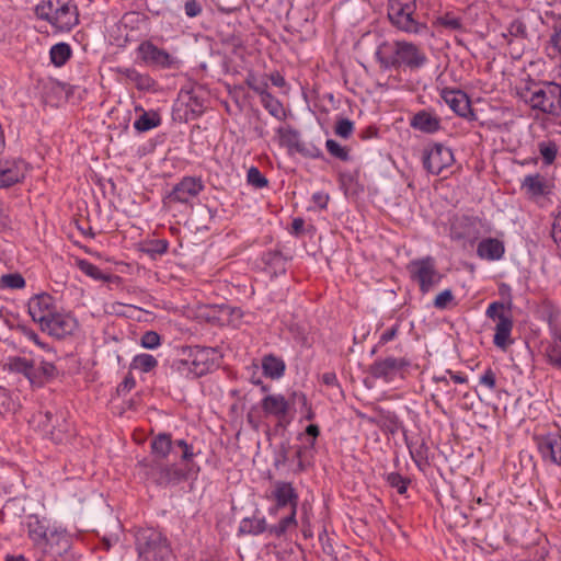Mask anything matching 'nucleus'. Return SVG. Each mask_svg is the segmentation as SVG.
Masks as SVG:
<instances>
[{
    "instance_id": "obj_1",
    "label": "nucleus",
    "mask_w": 561,
    "mask_h": 561,
    "mask_svg": "<svg viewBox=\"0 0 561 561\" xmlns=\"http://www.w3.org/2000/svg\"><path fill=\"white\" fill-rule=\"evenodd\" d=\"M35 14L57 32H69L79 23L78 9L72 0H43L35 7Z\"/></svg>"
},
{
    "instance_id": "obj_2",
    "label": "nucleus",
    "mask_w": 561,
    "mask_h": 561,
    "mask_svg": "<svg viewBox=\"0 0 561 561\" xmlns=\"http://www.w3.org/2000/svg\"><path fill=\"white\" fill-rule=\"evenodd\" d=\"M145 458L138 462L139 473L152 483L167 486L176 484L185 479L184 471L176 463H169V458Z\"/></svg>"
},
{
    "instance_id": "obj_3",
    "label": "nucleus",
    "mask_w": 561,
    "mask_h": 561,
    "mask_svg": "<svg viewBox=\"0 0 561 561\" xmlns=\"http://www.w3.org/2000/svg\"><path fill=\"white\" fill-rule=\"evenodd\" d=\"M388 18L392 25L409 34H423L428 31L425 23L416 19L415 0H389Z\"/></svg>"
},
{
    "instance_id": "obj_4",
    "label": "nucleus",
    "mask_w": 561,
    "mask_h": 561,
    "mask_svg": "<svg viewBox=\"0 0 561 561\" xmlns=\"http://www.w3.org/2000/svg\"><path fill=\"white\" fill-rule=\"evenodd\" d=\"M136 549L142 561H168L172 553L168 539L153 528L136 533Z\"/></svg>"
},
{
    "instance_id": "obj_5",
    "label": "nucleus",
    "mask_w": 561,
    "mask_h": 561,
    "mask_svg": "<svg viewBox=\"0 0 561 561\" xmlns=\"http://www.w3.org/2000/svg\"><path fill=\"white\" fill-rule=\"evenodd\" d=\"M151 454L160 458L179 457L183 462H191L195 456L193 446L184 439L172 440L171 434L160 433L150 444Z\"/></svg>"
},
{
    "instance_id": "obj_6",
    "label": "nucleus",
    "mask_w": 561,
    "mask_h": 561,
    "mask_svg": "<svg viewBox=\"0 0 561 561\" xmlns=\"http://www.w3.org/2000/svg\"><path fill=\"white\" fill-rule=\"evenodd\" d=\"M525 98L533 108L551 115H561V84L549 82L543 88L530 91Z\"/></svg>"
},
{
    "instance_id": "obj_7",
    "label": "nucleus",
    "mask_w": 561,
    "mask_h": 561,
    "mask_svg": "<svg viewBox=\"0 0 561 561\" xmlns=\"http://www.w3.org/2000/svg\"><path fill=\"white\" fill-rule=\"evenodd\" d=\"M33 422L51 442L64 443L70 434V425L62 412H39L33 417Z\"/></svg>"
},
{
    "instance_id": "obj_8",
    "label": "nucleus",
    "mask_w": 561,
    "mask_h": 561,
    "mask_svg": "<svg viewBox=\"0 0 561 561\" xmlns=\"http://www.w3.org/2000/svg\"><path fill=\"white\" fill-rule=\"evenodd\" d=\"M485 232L484 222L474 216L455 215L450 225L454 241L473 244Z\"/></svg>"
},
{
    "instance_id": "obj_9",
    "label": "nucleus",
    "mask_w": 561,
    "mask_h": 561,
    "mask_svg": "<svg viewBox=\"0 0 561 561\" xmlns=\"http://www.w3.org/2000/svg\"><path fill=\"white\" fill-rule=\"evenodd\" d=\"M407 268L411 278L419 283L422 293H427L440 280L435 260L431 256L413 260Z\"/></svg>"
},
{
    "instance_id": "obj_10",
    "label": "nucleus",
    "mask_w": 561,
    "mask_h": 561,
    "mask_svg": "<svg viewBox=\"0 0 561 561\" xmlns=\"http://www.w3.org/2000/svg\"><path fill=\"white\" fill-rule=\"evenodd\" d=\"M411 365L407 357L388 356L375 360L369 366V374L376 379L391 382L397 376L404 378L403 371Z\"/></svg>"
},
{
    "instance_id": "obj_11",
    "label": "nucleus",
    "mask_w": 561,
    "mask_h": 561,
    "mask_svg": "<svg viewBox=\"0 0 561 561\" xmlns=\"http://www.w3.org/2000/svg\"><path fill=\"white\" fill-rule=\"evenodd\" d=\"M138 57L150 67L170 69L176 66L178 59L167 50L159 48L150 41H145L137 47Z\"/></svg>"
},
{
    "instance_id": "obj_12",
    "label": "nucleus",
    "mask_w": 561,
    "mask_h": 561,
    "mask_svg": "<svg viewBox=\"0 0 561 561\" xmlns=\"http://www.w3.org/2000/svg\"><path fill=\"white\" fill-rule=\"evenodd\" d=\"M28 536L35 542H45L53 547L54 543L61 545V549L68 548L67 535L62 531L49 530L48 527L38 519L37 516H31L27 523Z\"/></svg>"
},
{
    "instance_id": "obj_13",
    "label": "nucleus",
    "mask_w": 561,
    "mask_h": 561,
    "mask_svg": "<svg viewBox=\"0 0 561 561\" xmlns=\"http://www.w3.org/2000/svg\"><path fill=\"white\" fill-rule=\"evenodd\" d=\"M552 187V183L539 173L526 175L520 183V190L525 196L541 206H543V201L551 194Z\"/></svg>"
},
{
    "instance_id": "obj_14",
    "label": "nucleus",
    "mask_w": 561,
    "mask_h": 561,
    "mask_svg": "<svg viewBox=\"0 0 561 561\" xmlns=\"http://www.w3.org/2000/svg\"><path fill=\"white\" fill-rule=\"evenodd\" d=\"M455 162L450 148L440 144L431 147L423 158L424 168L432 174L439 175Z\"/></svg>"
},
{
    "instance_id": "obj_15",
    "label": "nucleus",
    "mask_w": 561,
    "mask_h": 561,
    "mask_svg": "<svg viewBox=\"0 0 561 561\" xmlns=\"http://www.w3.org/2000/svg\"><path fill=\"white\" fill-rule=\"evenodd\" d=\"M216 351L211 347L191 346L187 348V359L192 366V376L201 377L214 366Z\"/></svg>"
},
{
    "instance_id": "obj_16",
    "label": "nucleus",
    "mask_w": 561,
    "mask_h": 561,
    "mask_svg": "<svg viewBox=\"0 0 561 561\" xmlns=\"http://www.w3.org/2000/svg\"><path fill=\"white\" fill-rule=\"evenodd\" d=\"M39 327L43 332H47L49 335L57 339H64L76 331L78 322L76 318L69 313L55 311V313Z\"/></svg>"
},
{
    "instance_id": "obj_17",
    "label": "nucleus",
    "mask_w": 561,
    "mask_h": 561,
    "mask_svg": "<svg viewBox=\"0 0 561 561\" xmlns=\"http://www.w3.org/2000/svg\"><path fill=\"white\" fill-rule=\"evenodd\" d=\"M428 62L424 49L412 42L401 41L400 68L416 71Z\"/></svg>"
},
{
    "instance_id": "obj_18",
    "label": "nucleus",
    "mask_w": 561,
    "mask_h": 561,
    "mask_svg": "<svg viewBox=\"0 0 561 561\" xmlns=\"http://www.w3.org/2000/svg\"><path fill=\"white\" fill-rule=\"evenodd\" d=\"M272 497L275 501V506L270 510L272 514H277L279 510L287 507L289 511L297 510L298 494L289 482L277 481L272 491Z\"/></svg>"
},
{
    "instance_id": "obj_19",
    "label": "nucleus",
    "mask_w": 561,
    "mask_h": 561,
    "mask_svg": "<svg viewBox=\"0 0 561 561\" xmlns=\"http://www.w3.org/2000/svg\"><path fill=\"white\" fill-rule=\"evenodd\" d=\"M32 320L42 325L56 311L54 298L49 294H39L32 297L27 304Z\"/></svg>"
},
{
    "instance_id": "obj_20",
    "label": "nucleus",
    "mask_w": 561,
    "mask_h": 561,
    "mask_svg": "<svg viewBox=\"0 0 561 561\" xmlns=\"http://www.w3.org/2000/svg\"><path fill=\"white\" fill-rule=\"evenodd\" d=\"M401 41L382 42L376 49V59L382 69H400Z\"/></svg>"
},
{
    "instance_id": "obj_21",
    "label": "nucleus",
    "mask_w": 561,
    "mask_h": 561,
    "mask_svg": "<svg viewBox=\"0 0 561 561\" xmlns=\"http://www.w3.org/2000/svg\"><path fill=\"white\" fill-rule=\"evenodd\" d=\"M261 408L266 415L275 416L279 426H285L290 422L287 419L289 402L283 394H268L264 397L261 401Z\"/></svg>"
},
{
    "instance_id": "obj_22",
    "label": "nucleus",
    "mask_w": 561,
    "mask_h": 561,
    "mask_svg": "<svg viewBox=\"0 0 561 561\" xmlns=\"http://www.w3.org/2000/svg\"><path fill=\"white\" fill-rule=\"evenodd\" d=\"M26 171V163L21 159L0 162V187H9L19 183L24 179Z\"/></svg>"
},
{
    "instance_id": "obj_23",
    "label": "nucleus",
    "mask_w": 561,
    "mask_h": 561,
    "mask_svg": "<svg viewBox=\"0 0 561 561\" xmlns=\"http://www.w3.org/2000/svg\"><path fill=\"white\" fill-rule=\"evenodd\" d=\"M204 190L202 180L185 176L172 190L170 198L179 203H188Z\"/></svg>"
},
{
    "instance_id": "obj_24",
    "label": "nucleus",
    "mask_w": 561,
    "mask_h": 561,
    "mask_svg": "<svg viewBox=\"0 0 561 561\" xmlns=\"http://www.w3.org/2000/svg\"><path fill=\"white\" fill-rule=\"evenodd\" d=\"M116 73L119 80L125 84H133L139 91H151L154 89L156 81L147 73H141L131 67H117Z\"/></svg>"
},
{
    "instance_id": "obj_25",
    "label": "nucleus",
    "mask_w": 561,
    "mask_h": 561,
    "mask_svg": "<svg viewBox=\"0 0 561 561\" xmlns=\"http://www.w3.org/2000/svg\"><path fill=\"white\" fill-rule=\"evenodd\" d=\"M414 130L424 134H435L442 128V121L438 115L428 110L416 112L409 122Z\"/></svg>"
},
{
    "instance_id": "obj_26",
    "label": "nucleus",
    "mask_w": 561,
    "mask_h": 561,
    "mask_svg": "<svg viewBox=\"0 0 561 561\" xmlns=\"http://www.w3.org/2000/svg\"><path fill=\"white\" fill-rule=\"evenodd\" d=\"M445 103L459 116L467 117L471 112L470 101L466 93L460 90L443 89L440 92Z\"/></svg>"
},
{
    "instance_id": "obj_27",
    "label": "nucleus",
    "mask_w": 561,
    "mask_h": 561,
    "mask_svg": "<svg viewBox=\"0 0 561 561\" xmlns=\"http://www.w3.org/2000/svg\"><path fill=\"white\" fill-rule=\"evenodd\" d=\"M12 373L24 375L31 383L41 385L38 369L34 366L33 360H28L24 357H11L4 365Z\"/></svg>"
},
{
    "instance_id": "obj_28",
    "label": "nucleus",
    "mask_w": 561,
    "mask_h": 561,
    "mask_svg": "<svg viewBox=\"0 0 561 561\" xmlns=\"http://www.w3.org/2000/svg\"><path fill=\"white\" fill-rule=\"evenodd\" d=\"M288 256L277 248L270 249L262 256L263 268L271 275L283 274L286 271Z\"/></svg>"
},
{
    "instance_id": "obj_29",
    "label": "nucleus",
    "mask_w": 561,
    "mask_h": 561,
    "mask_svg": "<svg viewBox=\"0 0 561 561\" xmlns=\"http://www.w3.org/2000/svg\"><path fill=\"white\" fill-rule=\"evenodd\" d=\"M538 449L543 459L556 465H561V439L554 435H548L539 439Z\"/></svg>"
},
{
    "instance_id": "obj_30",
    "label": "nucleus",
    "mask_w": 561,
    "mask_h": 561,
    "mask_svg": "<svg viewBox=\"0 0 561 561\" xmlns=\"http://www.w3.org/2000/svg\"><path fill=\"white\" fill-rule=\"evenodd\" d=\"M513 329V320L510 314L504 312L499 316V321L495 325V333L493 337V343L495 346L506 350L507 346L512 343L511 333Z\"/></svg>"
},
{
    "instance_id": "obj_31",
    "label": "nucleus",
    "mask_w": 561,
    "mask_h": 561,
    "mask_svg": "<svg viewBox=\"0 0 561 561\" xmlns=\"http://www.w3.org/2000/svg\"><path fill=\"white\" fill-rule=\"evenodd\" d=\"M72 56V49L67 43H57L49 49V58L55 67H62Z\"/></svg>"
},
{
    "instance_id": "obj_32",
    "label": "nucleus",
    "mask_w": 561,
    "mask_h": 561,
    "mask_svg": "<svg viewBox=\"0 0 561 561\" xmlns=\"http://www.w3.org/2000/svg\"><path fill=\"white\" fill-rule=\"evenodd\" d=\"M277 139L280 146L288 149H298L300 142L299 133L291 126H280L276 130Z\"/></svg>"
},
{
    "instance_id": "obj_33",
    "label": "nucleus",
    "mask_w": 561,
    "mask_h": 561,
    "mask_svg": "<svg viewBox=\"0 0 561 561\" xmlns=\"http://www.w3.org/2000/svg\"><path fill=\"white\" fill-rule=\"evenodd\" d=\"M262 368L265 376L276 379L284 375L285 363L274 355H266L262 360Z\"/></svg>"
},
{
    "instance_id": "obj_34",
    "label": "nucleus",
    "mask_w": 561,
    "mask_h": 561,
    "mask_svg": "<svg viewBox=\"0 0 561 561\" xmlns=\"http://www.w3.org/2000/svg\"><path fill=\"white\" fill-rule=\"evenodd\" d=\"M161 124V117L157 112H144L135 122L134 128L140 133L148 131Z\"/></svg>"
},
{
    "instance_id": "obj_35",
    "label": "nucleus",
    "mask_w": 561,
    "mask_h": 561,
    "mask_svg": "<svg viewBox=\"0 0 561 561\" xmlns=\"http://www.w3.org/2000/svg\"><path fill=\"white\" fill-rule=\"evenodd\" d=\"M296 512L297 510H291L288 512V514L280 518L279 523L277 525L268 527V533L271 535H274L275 537H282L284 536L287 530L291 527L297 526L296 520Z\"/></svg>"
},
{
    "instance_id": "obj_36",
    "label": "nucleus",
    "mask_w": 561,
    "mask_h": 561,
    "mask_svg": "<svg viewBox=\"0 0 561 561\" xmlns=\"http://www.w3.org/2000/svg\"><path fill=\"white\" fill-rule=\"evenodd\" d=\"M73 263L78 266L87 276L95 279V280H107L108 276L105 275L96 267L94 264L90 263L87 260L73 257Z\"/></svg>"
},
{
    "instance_id": "obj_37",
    "label": "nucleus",
    "mask_w": 561,
    "mask_h": 561,
    "mask_svg": "<svg viewBox=\"0 0 561 561\" xmlns=\"http://www.w3.org/2000/svg\"><path fill=\"white\" fill-rule=\"evenodd\" d=\"M264 108L274 117L280 118L284 115L283 104L273 96L268 91L260 96Z\"/></svg>"
},
{
    "instance_id": "obj_38",
    "label": "nucleus",
    "mask_w": 561,
    "mask_h": 561,
    "mask_svg": "<svg viewBox=\"0 0 561 561\" xmlns=\"http://www.w3.org/2000/svg\"><path fill=\"white\" fill-rule=\"evenodd\" d=\"M314 447L313 440H308V443L304 446H299L295 453V458L297 459V466L299 471H305L310 465L311 451Z\"/></svg>"
},
{
    "instance_id": "obj_39",
    "label": "nucleus",
    "mask_w": 561,
    "mask_h": 561,
    "mask_svg": "<svg viewBox=\"0 0 561 561\" xmlns=\"http://www.w3.org/2000/svg\"><path fill=\"white\" fill-rule=\"evenodd\" d=\"M158 360L151 354H139L133 358L131 369H138L142 373H149L157 367Z\"/></svg>"
},
{
    "instance_id": "obj_40",
    "label": "nucleus",
    "mask_w": 561,
    "mask_h": 561,
    "mask_svg": "<svg viewBox=\"0 0 561 561\" xmlns=\"http://www.w3.org/2000/svg\"><path fill=\"white\" fill-rule=\"evenodd\" d=\"M265 530H268V527L264 518H244L240 525L241 533L260 535Z\"/></svg>"
},
{
    "instance_id": "obj_41",
    "label": "nucleus",
    "mask_w": 561,
    "mask_h": 561,
    "mask_svg": "<svg viewBox=\"0 0 561 561\" xmlns=\"http://www.w3.org/2000/svg\"><path fill=\"white\" fill-rule=\"evenodd\" d=\"M546 53L551 59L561 58V26L554 28L546 45Z\"/></svg>"
},
{
    "instance_id": "obj_42",
    "label": "nucleus",
    "mask_w": 561,
    "mask_h": 561,
    "mask_svg": "<svg viewBox=\"0 0 561 561\" xmlns=\"http://www.w3.org/2000/svg\"><path fill=\"white\" fill-rule=\"evenodd\" d=\"M245 83L251 90H253L260 96L268 91V83L265 76L259 77L254 72L250 71L247 75Z\"/></svg>"
},
{
    "instance_id": "obj_43",
    "label": "nucleus",
    "mask_w": 561,
    "mask_h": 561,
    "mask_svg": "<svg viewBox=\"0 0 561 561\" xmlns=\"http://www.w3.org/2000/svg\"><path fill=\"white\" fill-rule=\"evenodd\" d=\"M0 286L10 289H22L25 287V279L19 273L4 274L0 278Z\"/></svg>"
},
{
    "instance_id": "obj_44",
    "label": "nucleus",
    "mask_w": 561,
    "mask_h": 561,
    "mask_svg": "<svg viewBox=\"0 0 561 561\" xmlns=\"http://www.w3.org/2000/svg\"><path fill=\"white\" fill-rule=\"evenodd\" d=\"M386 481L391 488L396 489L399 494H404L408 490V485L410 484V480L408 478H403L398 472L387 473Z\"/></svg>"
},
{
    "instance_id": "obj_45",
    "label": "nucleus",
    "mask_w": 561,
    "mask_h": 561,
    "mask_svg": "<svg viewBox=\"0 0 561 561\" xmlns=\"http://www.w3.org/2000/svg\"><path fill=\"white\" fill-rule=\"evenodd\" d=\"M557 342L558 341H556L554 343L547 346L546 356H547L548 363L552 367L561 370V344L557 343Z\"/></svg>"
},
{
    "instance_id": "obj_46",
    "label": "nucleus",
    "mask_w": 561,
    "mask_h": 561,
    "mask_svg": "<svg viewBox=\"0 0 561 561\" xmlns=\"http://www.w3.org/2000/svg\"><path fill=\"white\" fill-rule=\"evenodd\" d=\"M247 181L250 185H252L255 188H263L266 187L268 184L267 179L256 167H251L249 169L247 174Z\"/></svg>"
},
{
    "instance_id": "obj_47",
    "label": "nucleus",
    "mask_w": 561,
    "mask_h": 561,
    "mask_svg": "<svg viewBox=\"0 0 561 561\" xmlns=\"http://www.w3.org/2000/svg\"><path fill=\"white\" fill-rule=\"evenodd\" d=\"M436 23L445 28L456 31L462 26L461 19L454 13L447 12L436 19Z\"/></svg>"
},
{
    "instance_id": "obj_48",
    "label": "nucleus",
    "mask_w": 561,
    "mask_h": 561,
    "mask_svg": "<svg viewBox=\"0 0 561 561\" xmlns=\"http://www.w3.org/2000/svg\"><path fill=\"white\" fill-rule=\"evenodd\" d=\"M325 148L331 156L342 161L348 160V150L345 147L341 146L337 141L333 139H328L325 142Z\"/></svg>"
},
{
    "instance_id": "obj_49",
    "label": "nucleus",
    "mask_w": 561,
    "mask_h": 561,
    "mask_svg": "<svg viewBox=\"0 0 561 561\" xmlns=\"http://www.w3.org/2000/svg\"><path fill=\"white\" fill-rule=\"evenodd\" d=\"M539 152L547 164H551L557 157L558 148L556 144L549 142H540L539 144Z\"/></svg>"
},
{
    "instance_id": "obj_50",
    "label": "nucleus",
    "mask_w": 561,
    "mask_h": 561,
    "mask_svg": "<svg viewBox=\"0 0 561 561\" xmlns=\"http://www.w3.org/2000/svg\"><path fill=\"white\" fill-rule=\"evenodd\" d=\"M505 248H477V254L482 260L495 261L502 259Z\"/></svg>"
},
{
    "instance_id": "obj_51",
    "label": "nucleus",
    "mask_w": 561,
    "mask_h": 561,
    "mask_svg": "<svg viewBox=\"0 0 561 561\" xmlns=\"http://www.w3.org/2000/svg\"><path fill=\"white\" fill-rule=\"evenodd\" d=\"M354 130L353 122L347 118L340 119L334 128V131L337 136L347 139Z\"/></svg>"
},
{
    "instance_id": "obj_52",
    "label": "nucleus",
    "mask_w": 561,
    "mask_h": 561,
    "mask_svg": "<svg viewBox=\"0 0 561 561\" xmlns=\"http://www.w3.org/2000/svg\"><path fill=\"white\" fill-rule=\"evenodd\" d=\"M171 370L181 376H192V366L190 365L187 357L173 360Z\"/></svg>"
},
{
    "instance_id": "obj_53",
    "label": "nucleus",
    "mask_w": 561,
    "mask_h": 561,
    "mask_svg": "<svg viewBox=\"0 0 561 561\" xmlns=\"http://www.w3.org/2000/svg\"><path fill=\"white\" fill-rule=\"evenodd\" d=\"M160 345V335L154 331H147L141 336V346L145 348H156Z\"/></svg>"
},
{
    "instance_id": "obj_54",
    "label": "nucleus",
    "mask_w": 561,
    "mask_h": 561,
    "mask_svg": "<svg viewBox=\"0 0 561 561\" xmlns=\"http://www.w3.org/2000/svg\"><path fill=\"white\" fill-rule=\"evenodd\" d=\"M454 300V295L450 289H446L442 293H439L435 300L434 306L437 309H446L447 306Z\"/></svg>"
},
{
    "instance_id": "obj_55",
    "label": "nucleus",
    "mask_w": 561,
    "mask_h": 561,
    "mask_svg": "<svg viewBox=\"0 0 561 561\" xmlns=\"http://www.w3.org/2000/svg\"><path fill=\"white\" fill-rule=\"evenodd\" d=\"M399 330H400L399 322H396L391 328L385 330L379 337L378 345H385L388 342L394 340L399 333Z\"/></svg>"
},
{
    "instance_id": "obj_56",
    "label": "nucleus",
    "mask_w": 561,
    "mask_h": 561,
    "mask_svg": "<svg viewBox=\"0 0 561 561\" xmlns=\"http://www.w3.org/2000/svg\"><path fill=\"white\" fill-rule=\"evenodd\" d=\"M505 307H507V305H505L504 302L494 301L489 305L485 314L488 318L499 321V316H501Z\"/></svg>"
},
{
    "instance_id": "obj_57",
    "label": "nucleus",
    "mask_w": 561,
    "mask_h": 561,
    "mask_svg": "<svg viewBox=\"0 0 561 561\" xmlns=\"http://www.w3.org/2000/svg\"><path fill=\"white\" fill-rule=\"evenodd\" d=\"M36 369H38L41 385L43 383V377L51 378L56 373L55 365L48 362H42L41 366L36 367Z\"/></svg>"
},
{
    "instance_id": "obj_58",
    "label": "nucleus",
    "mask_w": 561,
    "mask_h": 561,
    "mask_svg": "<svg viewBox=\"0 0 561 561\" xmlns=\"http://www.w3.org/2000/svg\"><path fill=\"white\" fill-rule=\"evenodd\" d=\"M169 248H139L142 256H148L150 260H157L167 253Z\"/></svg>"
},
{
    "instance_id": "obj_59",
    "label": "nucleus",
    "mask_w": 561,
    "mask_h": 561,
    "mask_svg": "<svg viewBox=\"0 0 561 561\" xmlns=\"http://www.w3.org/2000/svg\"><path fill=\"white\" fill-rule=\"evenodd\" d=\"M202 4L196 0H187L184 4L185 14L188 18H195L202 13Z\"/></svg>"
},
{
    "instance_id": "obj_60",
    "label": "nucleus",
    "mask_w": 561,
    "mask_h": 561,
    "mask_svg": "<svg viewBox=\"0 0 561 561\" xmlns=\"http://www.w3.org/2000/svg\"><path fill=\"white\" fill-rule=\"evenodd\" d=\"M136 386V380L131 374L125 376L124 380L117 387V393L124 396Z\"/></svg>"
},
{
    "instance_id": "obj_61",
    "label": "nucleus",
    "mask_w": 561,
    "mask_h": 561,
    "mask_svg": "<svg viewBox=\"0 0 561 561\" xmlns=\"http://www.w3.org/2000/svg\"><path fill=\"white\" fill-rule=\"evenodd\" d=\"M480 383L486 386L489 389L493 390L496 385V376L495 373L488 368L484 374L480 377Z\"/></svg>"
},
{
    "instance_id": "obj_62",
    "label": "nucleus",
    "mask_w": 561,
    "mask_h": 561,
    "mask_svg": "<svg viewBox=\"0 0 561 561\" xmlns=\"http://www.w3.org/2000/svg\"><path fill=\"white\" fill-rule=\"evenodd\" d=\"M15 329L20 333H22L25 337H27L28 340L33 341L35 344H37V345H39L42 347L44 346L41 343L38 335L32 329H30L28 327H26L24 324H18Z\"/></svg>"
},
{
    "instance_id": "obj_63",
    "label": "nucleus",
    "mask_w": 561,
    "mask_h": 561,
    "mask_svg": "<svg viewBox=\"0 0 561 561\" xmlns=\"http://www.w3.org/2000/svg\"><path fill=\"white\" fill-rule=\"evenodd\" d=\"M508 33L515 37L524 36L526 34V26L519 21H514L508 27Z\"/></svg>"
},
{
    "instance_id": "obj_64",
    "label": "nucleus",
    "mask_w": 561,
    "mask_h": 561,
    "mask_svg": "<svg viewBox=\"0 0 561 561\" xmlns=\"http://www.w3.org/2000/svg\"><path fill=\"white\" fill-rule=\"evenodd\" d=\"M551 236L557 243H561V214L558 215L552 224Z\"/></svg>"
}]
</instances>
